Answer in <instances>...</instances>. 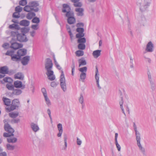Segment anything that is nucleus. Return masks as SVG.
Instances as JSON below:
<instances>
[{
	"instance_id": "obj_37",
	"label": "nucleus",
	"mask_w": 156,
	"mask_h": 156,
	"mask_svg": "<svg viewBox=\"0 0 156 156\" xmlns=\"http://www.w3.org/2000/svg\"><path fill=\"white\" fill-rule=\"evenodd\" d=\"M66 12V16L68 18L74 16V14L73 11H71L70 10Z\"/></svg>"
},
{
	"instance_id": "obj_26",
	"label": "nucleus",
	"mask_w": 156,
	"mask_h": 156,
	"mask_svg": "<svg viewBox=\"0 0 156 156\" xmlns=\"http://www.w3.org/2000/svg\"><path fill=\"white\" fill-rule=\"evenodd\" d=\"M24 77V75L21 73H18L15 75V78L16 79L23 80Z\"/></svg>"
},
{
	"instance_id": "obj_57",
	"label": "nucleus",
	"mask_w": 156,
	"mask_h": 156,
	"mask_svg": "<svg viewBox=\"0 0 156 156\" xmlns=\"http://www.w3.org/2000/svg\"><path fill=\"white\" fill-rule=\"evenodd\" d=\"M31 27L33 29L37 30L38 28V24L33 25L31 26Z\"/></svg>"
},
{
	"instance_id": "obj_5",
	"label": "nucleus",
	"mask_w": 156,
	"mask_h": 156,
	"mask_svg": "<svg viewBox=\"0 0 156 156\" xmlns=\"http://www.w3.org/2000/svg\"><path fill=\"white\" fill-rule=\"evenodd\" d=\"M147 74L148 79L150 83L151 89L152 91H154L156 88V85L155 83V81L151 77V73L149 71L148 72Z\"/></svg>"
},
{
	"instance_id": "obj_64",
	"label": "nucleus",
	"mask_w": 156,
	"mask_h": 156,
	"mask_svg": "<svg viewBox=\"0 0 156 156\" xmlns=\"http://www.w3.org/2000/svg\"><path fill=\"white\" fill-rule=\"evenodd\" d=\"M57 84L55 82H52L51 83V86L52 87H55L57 86Z\"/></svg>"
},
{
	"instance_id": "obj_22",
	"label": "nucleus",
	"mask_w": 156,
	"mask_h": 156,
	"mask_svg": "<svg viewBox=\"0 0 156 156\" xmlns=\"http://www.w3.org/2000/svg\"><path fill=\"white\" fill-rule=\"evenodd\" d=\"M2 100L5 105L9 106L11 105V100L10 99L4 97Z\"/></svg>"
},
{
	"instance_id": "obj_39",
	"label": "nucleus",
	"mask_w": 156,
	"mask_h": 156,
	"mask_svg": "<svg viewBox=\"0 0 156 156\" xmlns=\"http://www.w3.org/2000/svg\"><path fill=\"white\" fill-rule=\"evenodd\" d=\"M21 32L22 33L21 34H25L28 33L29 30V28L26 27H23L20 29Z\"/></svg>"
},
{
	"instance_id": "obj_59",
	"label": "nucleus",
	"mask_w": 156,
	"mask_h": 156,
	"mask_svg": "<svg viewBox=\"0 0 156 156\" xmlns=\"http://www.w3.org/2000/svg\"><path fill=\"white\" fill-rule=\"evenodd\" d=\"M41 91L43 94L44 96L47 95L46 89L45 88H42L41 89Z\"/></svg>"
},
{
	"instance_id": "obj_41",
	"label": "nucleus",
	"mask_w": 156,
	"mask_h": 156,
	"mask_svg": "<svg viewBox=\"0 0 156 156\" xmlns=\"http://www.w3.org/2000/svg\"><path fill=\"white\" fill-rule=\"evenodd\" d=\"M6 147L8 150L10 151L14 150L15 148L14 146L9 144H6Z\"/></svg>"
},
{
	"instance_id": "obj_35",
	"label": "nucleus",
	"mask_w": 156,
	"mask_h": 156,
	"mask_svg": "<svg viewBox=\"0 0 156 156\" xmlns=\"http://www.w3.org/2000/svg\"><path fill=\"white\" fill-rule=\"evenodd\" d=\"M22 92V90L19 89H14L13 90L12 94L16 95H20Z\"/></svg>"
},
{
	"instance_id": "obj_29",
	"label": "nucleus",
	"mask_w": 156,
	"mask_h": 156,
	"mask_svg": "<svg viewBox=\"0 0 156 156\" xmlns=\"http://www.w3.org/2000/svg\"><path fill=\"white\" fill-rule=\"evenodd\" d=\"M7 141L8 143H14L17 142V139L16 137L11 138V137H9L7 139Z\"/></svg>"
},
{
	"instance_id": "obj_1",
	"label": "nucleus",
	"mask_w": 156,
	"mask_h": 156,
	"mask_svg": "<svg viewBox=\"0 0 156 156\" xmlns=\"http://www.w3.org/2000/svg\"><path fill=\"white\" fill-rule=\"evenodd\" d=\"M53 64L51 60L47 58L46 59V62L45 64V68L47 71L46 73L49 80L52 81L55 79V75H54L53 71L51 70Z\"/></svg>"
},
{
	"instance_id": "obj_4",
	"label": "nucleus",
	"mask_w": 156,
	"mask_h": 156,
	"mask_svg": "<svg viewBox=\"0 0 156 156\" xmlns=\"http://www.w3.org/2000/svg\"><path fill=\"white\" fill-rule=\"evenodd\" d=\"M60 85L63 91H66V85L64 75L62 70L61 71V74L60 77Z\"/></svg>"
},
{
	"instance_id": "obj_32",
	"label": "nucleus",
	"mask_w": 156,
	"mask_h": 156,
	"mask_svg": "<svg viewBox=\"0 0 156 156\" xmlns=\"http://www.w3.org/2000/svg\"><path fill=\"white\" fill-rule=\"evenodd\" d=\"M28 13L26 16L27 18L29 19L30 20L32 19L33 17L35 16L36 14L34 12H30Z\"/></svg>"
},
{
	"instance_id": "obj_56",
	"label": "nucleus",
	"mask_w": 156,
	"mask_h": 156,
	"mask_svg": "<svg viewBox=\"0 0 156 156\" xmlns=\"http://www.w3.org/2000/svg\"><path fill=\"white\" fill-rule=\"evenodd\" d=\"M19 34V33H18V32L17 30L15 31H12L11 32V35L12 36H16V37H17V34Z\"/></svg>"
},
{
	"instance_id": "obj_28",
	"label": "nucleus",
	"mask_w": 156,
	"mask_h": 156,
	"mask_svg": "<svg viewBox=\"0 0 156 156\" xmlns=\"http://www.w3.org/2000/svg\"><path fill=\"white\" fill-rule=\"evenodd\" d=\"M9 28L13 30L14 29L17 30L20 29V27L17 24H13L9 26Z\"/></svg>"
},
{
	"instance_id": "obj_48",
	"label": "nucleus",
	"mask_w": 156,
	"mask_h": 156,
	"mask_svg": "<svg viewBox=\"0 0 156 156\" xmlns=\"http://www.w3.org/2000/svg\"><path fill=\"white\" fill-rule=\"evenodd\" d=\"M78 47L79 49L84 50L85 49L86 46L84 44L80 43L78 45Z\"/></svg>"
},
{
	"instance_id": "obj_13",
	"label": "nucleus",
	"mask_w": 156,
	"mask_h": 156,
	"mask_svg": "<svg viewBox=\"0 0 156 156\" xmlns=\"http://www.w3.org/2000/svg\"><path fill=\"white\" fill-rule=\"evenodd\" d=\"M75 11L77 12L76 15L77 16H82L84 15V10L83 8H76L75 9Z\"/></svg>"
},
{
	"instance_id": "obj_52",
	"label": "nucleus",
	"mask_w": 156,
	"mask_h": 156,
	"mask_svg": "<svg viewBox=\"0 0 156 156\" xmlns=\"http://www.w3.org/2000/svg\"><path fill=\"white\" fill-rule=\"evenodd\" d=\"M23 9V8L20 6H18L15 8V10L17 12H21Z\"/></svg>"
},
{
	"instance_id": "obj_2",
	"label": "nucleus",
	"mask_w": 156,
	"mask_h": 156,
	"mask_svg": "<svg viewBox=\"0 0 156 156\" xmlns=\"http://www.w3.org/2000/svg\"><path fill=\"white\" fill-rule=\"evenodd\" d=\"M39 5V4L37 1L31 2L29 3L28 5L24 7L23 10L27 12L34 11L35 12H37L39 10V9L38 7Z\"/></svg>"
},
{
	"instance_id": "obj_45",
	"label": "nucleus",
	"mask_w": 156,
	"mask_h": 156,
	"mask_svg": "<svg viewBox=\"0 0 156 156\" xmlns=\"http://www.w3.org/2000/svg\"><path fill=\"white\" fill-rule=\"evenodd\" d=\"M44 97L47 105L48 106L50 105H51V103L49 99L47 97V95Z\"/></svg>"
},
{
	"instance_id": "obj_54",
	"label": "nucleus",
	"mask_w": 156,
	"mask_h": 156,
	"mask_svg": "<svg viewBox=\"0 0 156 156\" xmlns=\"http://www.w3.org/2000/svg\"><path fill=\"white\" fill-rule=\"evenodd\" d=\"M20 121V120L19 119H13L11 120V122L12 123H17L19 122Z\"/></svg>"
},
{
	"instance_id": "obj_40",
	"label": "nucleus",
	"mask_w": 156,
	"mask_h": 156,
	"mask_svg": "<svg viewBox=\"0 0 156 156\" xmlns=\"http://www.w3.org/2000/svg\"><path fill=\"white\" fill-rule=\"evenodd\" d=\"M13 104H14V105L18 108L19 107L20 105V101L18 99H15L12 101V102Z\"/></svg>"
},
{
	"instance_id": "obj_19",
	"label": "nucleus",
	"mask_w": 156,
	"mask_h": 156,
	"mask_svg": "<svg viewBox=\"0 0 156 156\" xmlns=\"http://www.w3.org/2000/svg\"><path fill=\"white\" fill-rule=\"evenodd\" d=\"M9 69L7 66H4L0 68V73L2 74H5L8 73Z\"/></svg>"
},
{
	"instance_id": "obj_7",
	"label": "nucleus",
	"mask_w": 156,
	"mask_h": 156,
	"mask_svg": "<svg viewBox=\"0 0 156 156\" xmlns=\"http://www.w3.org/2000/svg\"><path fill=\"white\" fill-rule=\"evenodd\" d=\"M17 39L20 42H26L28 40L25 34L21 33H19L17 34Z\"/></svg>"
},
{
	"instance_id": "obj_30",
	"label": "nucleus",
	"mask_w": 156,
	"mask_h": 156,
	"mask_svg": "<svg viewBox=\"0 0 156 156\" xmlns=\"http://www.w3.org/2000/svg\"><path fill=\"white\" fill-rule=\"evenodd\" d=\"M10 107L6 108V111L8 112H10L15 109L17 108L16 107V106L14 105V104H13L12 103Z\"/></svg>"
},
{
	"instance_id": "obj_62",
	"label": "nucleus",
	"mask_w": 156,
	"mask_h": 156,
	"mask_svg": "<svg viewBox=\"0 0 156 156\" xmlns=\"http://www.w3.org/2000/svg\"><path fill=\"white\" fill-rule=\"evenodd\" d=\"M82 143L81 140L78 137L77 138V144L78 145H80Z\"/></svg>"
},
{
	"instance_id": "obj_25",
	"label": "nucleus",
	"mask_w": 156,
	"mask_h": 156,
	"mask_svg": "<svg viewBox=\"0 0 156 156\" xmlns=\"http://www.w3.org/2000/svg\"><path fill=\"white\" fill-rule=\"evenodd\" d=\"M101 52V50H98L94 51L92 53L93 55L94 58H97L100 55Z\"/></svg>"
},
{
	"instance_id": "obj_36",
	"label": "nucleus",
	"mask_w": 156,
	"mask_h": 156,
	"mask_svg": "<svg viewBox=\"0 0 156 156\" xmlns=\"http://www.w3.org/2000/svg\"><path fill=\"white\" fill-rule=\"evenodd\" d=\"M64 141V142L65 146L62 148L63 150H66L67 147V135L66 134H65L63 136Z\"/></svg>"
},
{
	"instance_id": "obj_61",
	"label": "nucleus",
	"mask_w": 156,
	"mask_h": 156,
	"mask_svg": "<svg viewBox=\"0 0 156 156\" xmlns=\"http://www.w3.org/2000/svg\"><path fill=\"white\" fill-rule=\"evenodd\" d=\"M76 27H83L84 26V24L82 23H77L76 24Z\"/></svg>"
},
{
	"instance_id": "obj_9",
	"label": "nucleus",
	"mask_w": 156,
	"mask_h": 156,
	"mask_svg": "<svg viewBox=\"0 0 156 156\" xmlns=\"http://www.w3.org/2000/svg\"><path fill=\"white\" fill-rule=\"evenodd\" d=\"M4 129L5 131H7L8 133L11 134L12 136H14L13 133L14 132V130L11 126L8 124H5L4 125Z\"/></svg>"
},
{
	"instance_id": "obj_63",
	"label": "nucleus",
	"mask_w": 156,
	"mask_h": 156,
	"mask_svg": "<svg viewBox=\"0 0 156 156\" xmlns=\"http://www.w3.org/2000/svg\"><path fill=\"white\" fill-rule=\"evenodd\" d=\"M0 156H7V154L6 152L3 151L0 153Z\"/></svg>"
},
{
	"instance_id": "obj_51",
	"label": "nucleus",
	"mask_w": 156,
	"mask_h": 156,
	"mask_svg": "<svg viewBox=\"0 0 156 156\" xmlns=\"http://www.w3.org/2000/svg\"><path fill=\"white\" fill-rule=\"evenodd\" d=\"M26 0H21L19 2V4L20 5L24 6L27 4Z\"/></svg>"
},
{
	"instance_id": "obj_8",
	"label": "nucleus",
	"mask_w": 156,
	"mask_h": 156,
	"mask_svg": "<svg viewBox=\"0 0 156 156\" xmlns=\"http://www.w3.org/2000/svg\"><path fill=\"white\" fill-rule=\"evenodd\" d=\"M76 31L78 32L76 35V38H81L83 37L84 36V34L83 33L84 29L83 28L78 27L76 29Z\"/></svg>"
},
{
	"instance_id": "obj_43",
	"label": "nucleus",
	"mask_w": 156,
	"mask_h": 156,
	"mask_svg": "<svg viewBox=\"0 0 156 156\" xmlns=\"http://www.w3.org/2000/svg\"><path fill=\"white\" fill-rule=\"evenodd\" d=\"M79 39L78 40L77 42L78 43H84L86 42V40L85 38H78Z\"/></svg>"
},
{
	"instance_id": "obj_33",
	"label": "nucleus",
	"mask_w": 156,
	"mask_h": 156,
	"mask_svg": "<svg viewBox=\"0 0 156 156\" xmlns=\"http://www.w3.org/2000/svg\"><path fill=\"white\" fill-rule=\"evenodd\" d=\"M67 22L70 24H72L76 22V19L74 17H70L67 19Z\"/></svg>"
},
{
	"instance_id": "obj_23",
	"label": "nucleus",
	"mask_w": 156,
	"mask_h": 156,
	"mask_svg": "<svg viewBox=\"0 0 156 156\" xmlns=\"http://www.w3.org/2000/svg\"><path fill=\"white\" fill-rule=\"evenodd\" d=\"M11 59L14 61L18 62L20 60L21 58L18 54H14L11 57Z\"/></svg>"
},
{
	"instance_id": "obj_11",
	"label": "nucleus",
	"mask_w": 156,
	"mask_h": 156,
	"mask_svg": "<svg viewBox=\"0 0 156 156\" xmlns=\"http://www.w3.org/2000/svg\"><path fill=\"white\" fill-rule=\"evenodd\" d=\"M154 46L151 41H149L147 44L145 49V51L148 52H151L153 51Z\"/></svg>"
},
{
	"instance_id": "obj_15",
	"label": "nucleus",
	"mask_w": 156,
	"mask_h": 156,
	"mask_svg": "<svg viewBox=\"0 0 156 156\" xmlns=\"http://www.w3.org/2000/svg\"><path fill=\"white\" fill-rule=\"evenodd\" d=\"M30 57L29 56H26L23 57L21 60V63L23 66L27 65L30 61Z\"/></svg>"
},
{
	"instance_id": "obj_10",
	"label": "nucleus",
	"mask_w": 156,
	"mask_h": 156,
	"mask_svg": "<svg viewBox=\"0 0 156 156\" xmlns=\"http://www.w3.org/2000/svg\"><path fill=\"white\" fill-rule=\"evenodd\" d=\"M141 137L136 139L137 141V144L139 147V150L144 155H145V151L144 148L140 144Z\"/></svg>"
},
{
	"instance_id": "obj_55",
	"label": "nucleus",
	"mask_w": 156,
	"mask_h": 156,
	"mask_svg": "<svg viewBox=\"0 0 156 156\" xmlns=\"http://www.w3.org/2000/svg\"><path fill=\"white\" fill-rule=\"evenodd\" d=\"M12 16L15 18H19L20 17V14L17 12H15L13 14Z\"/></svg>"
},
{
	"instance_id": "obj_16",
	"label": "nucleus",
	"mask_w": 156,
	"mask_h": 156,
	"mask_svg": "<svg viewBox=\"0 0 156 156\" xmlns=\"http://www.w3.org/2000/svg\"><path fill=\"white\" fill-rule=\"evenodd\" d=\"M27 50L25 49H19L17 52V54L20 57L23 56L26 54Z\"/></svg>"
},
{
	"instance_id": "obj_34",
	"label": "nucleus",
	"mask_w": 156,
	"mask_h": 156,
	"mask_svg": "<svg viewBox=\"0 0 156 156\" xmlns=\"http://www.w3.org/2000/svg\"><path fill=\"white\" fill-rule=\"evenodd\" d=\"M19 113L18 112H11L9 114V116L13 118H16L18 116Z\"/></svg>"
},
{
	"instance_id": "obj_20",
	"label": "nucleus",
	"mask_w": 156,
	"mask_h": 156,
	"mask_svg": "<svg viewBox=\"0 0 156 156\" xmlns=\"http://www.w3.org/2000/svg\"><path fill=\"white\" fill-rule=\"evenodd\" d=\"M134 129L135 131L136 139L141 137V135L140 133L137 131L136 126L135 123H133Z\"/></svg>"
},
{
	"instance_id": "obj_60",
	"label": "nucleus",
	"mask_w": 156,
	"mask_h": 156,
	"mask_svg": "<svg viewBox=\"0 0 156 156\" xmlns=\"http://www.w3.org/2000/svg\"><path fill=\"white\" fill-rule=\"evenodd\" d=\"M3 136L4 137H11V136H12V135H11V134H10L9 133H4L3 134Z\"/></svg>"
},
{
	"instance_id": "obj_42",
	"label": "nucleus",
	"mask_w": 156,
	"mask_h": 156,
	"mask_svg": "<svg viewBox=\"0 0 156 156\" xmlns=\"http://www.w3.org/2000/svg\"><path fill=\"white\" fill-rule=\"evenodd\" d=\"M76 55L77 56H82L83 55L84 52L83 51L78 50L75 52Z\"/></svg>"
},
{
	"instance_id": "obj_38",
	"label": "nucleus",
	"mask_w": 156,
	"mask_h": 156,
	"mask_svg": "<svg viewBox=\"0 0 156 156\" xmlns=\"http://www.w3.org/2000/svg\"><path fill=\"white\" fill-rule=\"evenodd\" d=\"M79 101L80 103L82 104V107L83 108L84 106V104L83 103L84 98L82 94H80V97L79 99Z\"/></svg>"
},
{
	"instance_id": "obj_47",
	"label": "nucleus",
	"mask_w": 156,
	"mask_h": 156,
	"mask_svg": "<svg viewBox=\"0 0 156 156\" xmlns=\"http://www.w3.org/2000/svg\"><path fill=\"white\" fill-rule=\"evenodd\" d=\"M86 73H81L80 75V79L83 80L86 78Z\"/></svg>"
},
{
	"instance_id": "obj_44",
	"label": "nucleus",
	"mask_w": 156,
	"mask_h": 156,
	"mask_svg": "<svg viewBox=\"0 0 156 156\" xmlns=\"http://www.w3.org/2000/svg\"><path fill=\"white\" fill-rule=\"evenodd\" d=\"M6 87L9 90H13L14 89L13 86L10 83L7 84L6 85Z\"/></svg>"
},
{
	"instance_id": "obj_31",
	"label": "nucleus",
	"mask_w": 156,
	"mask_h": 156,
	"mask_svg": "<svg viewBox=\"0 0 156 156\" xmlns=\"http://www.w3.org/2000/svg\"><path fill=\"white\" fill-rule=\"evenodd\" d=\"M79 67L81 66L85 65L87 64V62L86 60L83 58L79 60Z\"/></svg>"
},
{
	"instance_id": "obj_58",
	"label": "nucleus",
	"mask_w": 156,
	"mask_h": 156,
	"mask_svg": "<svg viewBox=\"0 0 156 156\" xmlns=\"http://www.w3.org/2000/svg\"><path fill=\"white\" fill-rule=\"evenodd\" d=\"M115 144L116 145V147L119 151H120L121 150V147L118 143V141H115Z\"/></svg>"
},
{
	"instance_id": "obj_24",
	"label": "nucleus",
	"mask_w": 156,
	"mask_h": 156,
	"mask_svg": "<svg viewBox=\"0 0 156 156\" xmlns=\"http://www.w3.org/2000/svg\"><path fill=\"white\" fill-rule=\"evenodd\" d=\"M13 81L9 77H6L4 78L2 80H1L0 82L1 83L3 84L5 82H8L11 83Z\"/></svg>"
},
{
	"instance_id": "obj_21",
	"label": "nucleus",
	"mask_w": 156,
	"mask_h": 156,
	"mask_svg": "<svg viewBox=\"0 0 156 156\" xmlns=\"http://www.w3.org/2000/svg\"><path fill=\"white\" fill-rule=\"evenodd\" d=\"M70 10L71 8L69 6L66 4H63V5L62 12H66Z\"/></svg>"
},
{
	"instance_id": "obj_17",
	"label": "nucleus",
	"mask_w": 156,
	"mask_h": 156,
	"mask_svg": "<svg viewBox=\"0 0 156 156\" xmlns=\"http://www.w3.org/2000/svg\"><path fill=\"white\" fill-rule=\"evenodd\" d=\"M30 127L32 130L34 132H37L39 129V127L37 124L32 122L30 124Z\"/></svg>"
},
{
	"instance_id": "obj_53",
	"label": "nucleus",
	"mask_w": 156,
	"mask_h": 156,
	"mask_svg": "<svg viewBox=\"0 0 156 156\" xmlns=\"http://www.w3.org/2000/svg\"><path fill=\"white\" fill-rule=\"evenodd\" d=\"M74 6L75 7H80L82 6V4L81 2H78L73 4Z\"/></svg>"
},
{
	"instance_id": "obj_50",
	"label": "nucleus",
	"mask_w": 156,
	"mask_h": 156,
	"mask_svg": "<svg viewBox=\"0 0 156 156\" xmlns=\"http://www.w3.org/2000/svg\"><path fill=\"white\" fill-rule=\"evenodd\" d=\"M87 68L86 67H83L80 68L79 70L81 72V73H86L87 71Z\"/></svg>"
},
{
	"instance_id": "obj_46",
	"label": "nucleus",
	"mask_w": 156,
	"mask_h": 156,
	"mask_svg": "<svg viewBox=\"0 0 156 156\" xmlns=\"http://www.w3.org/2000/svg\"><path fill=\"white\" fill-rule=\"evenodd\" d=\"M14 51L13 50H10V51H8L6 53H5V55H9L11 56V57L13 55L14 53Z\"/></svg>"
},
{
	"instance_id": "obj_6",
	"label": "nucleus",
	"mask_w": 156,
	"mask_h": 156,
	"mask_svg": "<svg viewBox=\"0 0 156 156\" xmlns=\"http://www.w3.org/2000/svg\"><path fill=\"white\" fill-rule=\"evenodd\" d=\"M14 40H15L12 38L10 42L11 44V45L10 47L11 48H13L14 50H16L22 47L23 46V44L15 42Z\"/></svg>"
},
{
	"instance_id": "obj_3",
	"label": "nucleus",
	"mask_w": 156,
	"mask_h": 156,
	"mask_svg": "<svg viewBox=\"0 0 156 156\" xmlns=\"http://www.w3.org/2000/svg\"><path fill=\"white\" fill-rule=\"evenodd\" d=\"M151 0H138L136 5L139 7L141 12H144L147 10L149 6Z\"/></svg>"
},
{
	"instance_id": "obj_27",
	"label": "nucleus",
	"mask_w": 156,
	"mask_h": 156,
	"mask_svg": "<svg viewBox=\"0 0 156 156\" xmlns=\"http://www.w3.org/2000/svg\"><path fill=\"white\" fill-rule=\"evenodd\" d=\"M30 24V21L27 20H23L20 21V25L28 26Z\"/></svg>"
},
{
	"instance_id": "obj_49",
	"label": "nucleus",
	"mask_w": 156,
	"mask_h": 156,
	"mask_svg": "<svg viewBox=\"0 0 156 156\" xmlns=\"http://www.w3.org/2000/svg\"><path fill=\"white\" fill-rule=\"evenodd\" d=\"M40 20L39 18L36 17H34L32 20L33 23H38L40 22Z\"/></svg>"
},
{
	"instance_id": "obj_14",
	"label": "nucleus",
	"mask_w": 156,
	"mask_h": 156,
	"mask_svg": "<svg viewBox=\"0 0 156 156\" xmlns=\"http://www.w3.org/2000/svg\"><path fill=\"white\" fill-rule=\"evenodd\" d=\"M99 74L98 73V68H96V71L95 72V78L97 84V85L98 88L99 89H101V87L100 86L99 84Z\"/></svg>"
},
{
	"instance_id": "obj_12",
	"label": "nucleus",
	"mask_w": 156,
	"mask_h": 156,
	"mask_svg": "<svg viewBox=\"0 0 156 156\" xmlns=\"http://www.w3.org/2000/svg\"><path fill=\"white\" fill-rule=\"evenodd\" d=\"M14 86L16 88H21L22 89L25 88V85L22 84V82L19 80L15 81L14 83Z\"/></svg>"
},
{
	"instance_id": "obj_18",
	"label": "nucleus",
	"mask_w": 156,
	"mask_h": 156,
	"mask_svg": "<svg viewBox=\"0 0 156 156\" xmlns=\"http://www.w3.org/2000/svg\"><path fill=\"white\" fill-rule=\"evenodd\" d=\"M57 128L59 131V133L57 134V136L58 137H61L63 132L62 125L61 123H59L57 125Z\"/></svg>"
}]
</instances>
